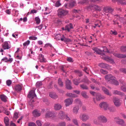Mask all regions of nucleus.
Instances as JSON below:
<instances>
[{"label": "nucleus", "instance_id": "nucleus-1", "mask_svg": "<svg viewBox=\"0 0 126 126\" xmlns=\"http://www.w3.org/2000/svg\"><path fill=\"white\" fill-rule=\"evenodd\" d=\"M58 15L60 17H63L65 16L68 13L67 10H64L63 9L59 8L57 11Z\"/></svg>", "mask_w": 126, "mask_h": 126}, {"label": "nucleus", "instance_id": "nucleus-2", "mask_svg": "<svg viewBox=\"0 0 126 126\" xmlns=\"http://www.w3.org/2000/svg\"><path fill=\"white\" fill-rule=\"evenodd\" d=\"M113 9L109 6L104 7L103 9V12L105 15L108 16L109 13H111L113 11ZM109 16H108V17Z\"/></svg>", "mask_w": 126, "mask_h": 126}, {"label": "nucleus", "instance_id": "nucleus-3", "mask_svg": "<svg viewBox=\"0 0 126 126\" xmlns=\"http://www.w3.org/2000/svg\"><path fill=\"white\" fill-rule=\"evenodd\" d=\"M79 118L83 121L85 122L89 119V117L87 114H83L80 115Z\"/></svg>", "mask_w": 126, "mask_h": 126}, {"label": "nucleus", "instance_id": "nucleus-4", "mask_svg": "<svg viewBox=\"0 0 126 126\" xmlns=\"http://www.w3.org/2000/svg\"><path fill=\"white\" fill-rule=\"evenodd\" d=\"M114 120L118 124L121 126H123L125 124L124 121L120 119L119 117H116L114 119Z\"/></svg>", "mask_w": 126, "mask_h": 126}, {"label": "nucleus", "instance_id": "nucleus-5", "mask_svg": "<svg viewBox=\"0 0 126 126\" xmlns=\"http://www.w3.org/2000/svg\"><path fill=\"white\" fill-rule=\"evenodd\" d=\"M66 88L70 90L72 89L73 88L72 87L71 83V81L68 79H67L65 82Z\"/></svg>", "mask_w": 126, "mask_h": 126}, {"label": "nucleus", "instance_id": "nucleus-6", "mask_svg": "<svg viewBox=\"0 0 126 126\" xmlns=\"http://www.w3.org/2000/svg\"><path fill=\"white\" fill-rule=\"evenodd\" d=\"M97 119L100 121L101 123H105L108 121L107 119L103 115L99 116L97 117Z\"/></svg>", "mask_w": 126, "mask_h": 126}, {"label": "nucleus", "instance_id": "nucleus-7", "mask_svg": "<svg viewBox=\"0 0 126 126\" xmlns=\"http://www.w3.org/2000/svg\"><path fill=\"white\" fill-rule=\"evenodd\" d=\"M113 101L115 105L117 107H119L121 104V102L119 99L118 98H114Z\"/></svg>", "mask_w": 126, "mask_h": 126}, {"label": "nucleus", "instance_id": "nucleus-8", "mask_svg": "<svg viewBox=\"0 0 126 126\" xmlns=\"http://www.w3.org/2000/svg\"><path fill=\"white\" fill-rule=\"evenodd\" d=\"M99 106L101 108H103L105 110H106L109 106V104L107 102H103L99 104Z\"/></svg>", "mask_w": 126, "mask_h": 126}, {"label": "nucleus", "instance_id": "nucleus-9", "mask_svg": "<svg viewBox=\"0 0 126 126\" xmlns=\"http://www.w3.org/2000/svg\"><path fill=\"white\" fill-rule=\"evenodd\" d=\"M113 78H115V77L111 74H108L106 75L105 76V78L106 81L109 82V83L111 81V80L113 79Z\"/></svg>", "mask_w": 126, "mask_h": 126}, {"label": "nucleus", "instance_id": "nucleus-10", "mask_svg": "<svg viewBox=\"0 0 126 126\" xmlns=\"http://www.w3.org/2000/svg\"><path fill=\"white\" fill-rule=\"evenodd\" d=\"M33 115L35 117H38L41 115V113L37 109L34 110L32 112Z\"/></svg>", "mask_w": 126, "mask_h": 126}, {"label": "nucleus", "instance_id": "nucleus-11", "mask_svg": "<svg viewBox=\"0 0 126 126\" xmlns=\"http://www.w3.org/2000/svg\"><path fill=\"white\" fill-rule=\"evenodd\" d=\"M36 96V95L34 91L33 90H32L30 92L27 96L29 98H33L34 97Z\"/></svg>", "mask_w": 126, "mask_h": 126}, {"label": "nucleus", "instance_id": "nucleus-12", "mask_svg": "<svg viewBox=\"0 0 126 126\" xmlns=\"http://www.w3.org/2000/svg\"><path fill=\"white\" fill-rule=\"evenodd\" d=\"M73 100L72 99L68 98L64 100V102L65 103V105L66 107L69 106L73 102Z\"/></svg>", "mask_w": 126, "mask_h": 126}, {"label": "nucleus", "instance_id": "nucleus-13", "mask_svg": "<svg viewBox=\"0 0 126 126\" xmlns=\"http://www.w3.org/2000/svg\"><path fill=\"white\" fill-rule=\"evenodd\" d=\"M65 115L63 111H61L58 113V116L60 119H65Z\"/></svg>", "mask_w": 126, "mask_h": 126}, {"label": "nucleus", "instance_id": "nucleus-14", "mask_svg": "<svg viewBox=\"0 0 126 126\" xmlns=\"http://www.w3.org/2000/svg\"><path fill=\"white\" fill-rule=\"evenodd\" d=\"M73 29V25L71 23H70L65 26V31H66L68 32H69L71 29Z\"/></svg>", "mask_w": 126, "mask_h": 126}, {"label": "nucleus", "instance_id": "nucleus-15", "mask_svg": "<svg viewBox=\"0 0 126 126\" xmlns=\"http://www.w3.org/2000/svg\"><path fill=\"white\" fill-rule=\"evenodd\" d=\"M2 46L4 49H8L10 48L9 46L8 43L7 42H4L2 45Z\"/></svg>", "mask_w": 126, "mask_h": 126}, {"label": "nucleus", "instance_id": "nucleus-16", "mask_svg": "<svg viewBox=\"0 0 126 126\" xmlns=\"http://www.w3.org/2000/svg\"><path fill=\"white\" fill-rule=\"evenodd\" d=\"M39 59L41 62H45L46 61V59L44 58V56L42 54L39 55Z\"/></svg>", "mask_w": 126, "mask_h": 126}, {"label": "nucleus", "instance_id": "nucleus-17", "mask_svg": "<svg viewBox=\"0 0 126 126\" xmlns=\"http://www.w3.org/2000/svg\"><path fill=\"white\" fill-rule=\"evenodd\" d=\"M99 66L101 67L108 69L109 68V66L107 64L103 63H102L99 64Z\"/></svg>", "mask_w": 126, "mask_h": 126}, {"label": "nucleus", "instance_id": "nucleus-18", "mask_svg": "<svg viewBox=\"0 0 126 126\" xmlns=\"http://www.w3.org/2000/svg\"><path fill=\"white\" fill-rule=\"evenodd\" d=\"M76 2L74 0H71L70 1L68 5L70 7H72L76 5Z\"/></svg>", "mask_w": 126, "mask_h": 126}, {"label": "nucleus", "instance_id": "nucleus-19", "mask_svg": "<svg viewBox=\"0 0 126 126\" xmlns=\"http://www.w3.org/2000/svg\"><path fill=\"white\" fill-rule=\"evenodd\" d=\"M22 90V87L21 85L17 84L15 87V90L17 92H20Z\"/></svg>", "mask_w": 126, "mask_h": 126}, {"label": "nucleus", "instance_id": "nucleus-20", "mask_svg": "<svg viewBox=\"0 0 126 126\" xmlns=\"http://www.w3.org/2000/svg\"><path fill=\"white\" fill-rule=\"evenodd\" d=\"M49 96L51 98L55 99L58 97V96L56 95L55 93L53 92H50L49 93Z\"/></svg>", "mask_w": 126, "mask_h": 126}, {"label": "nucleus", "instance_id": "nucleus-21", "mask_svg": "<svg viewBox=\"0 0 126 126\" xmlns=\"http://www.w3.org/2000/svg\"><path fill=\"white\" fill-rule=\"evenodd\" d=\"M73 81L74 84L76 85H78L79 83L81 82V81L80 80V79L79 78L78 79H74Z\"/></svg>", "mask_w": 126, "mask_h": 126}, {"label": "nucleus", "instance_id": "nucleus-22", "mask_svg": "<svg viewBox=\"0 0 126 126\" xmlns=\"http://www.w3.org/2000/svg\"><path fill=\"white\" fill-rule=\"evenodd\" d=\"M102 90L104 93L108 95L111 96V94L110 93L109 90L105 87H102Z\"/></svg>", "mask_w": 126, "mask_h": 126}, {"label": "nucleus", "instance_id": "nucleus-23", "mask_svg": "<svg viewBox=\"0 0 126 126\" xmlns=\"http://www.w3.org/2000/svg\"><path fill=\"white\" fill-rule=\"evenodd\" d=\"M114 55L118 58H126V55L124 54H119L115 53Z\"/></svg>", "mask_w": 126, "mask_h": 126}, {"label": "nucleus", "instance_id": "nucleus-24", "mask_svg": "<svg viewBox=\"0 0 126 126\" xmlns=\"http://www.w3.org/2000/svg\"><path fill=\"white\" fill-rule=\"evenodd\" d=\"M115 79V78H113V79L111 80L110 83L116 86H117L119 85V82L116 80Z\"/></svg>", "mask_w": 126, "mask_h": 126}, {"label": "nucleus", "instance_id": "nucleus-25", "mask_svg": "<svg viewBox=\"0 0 126 126\" xmlns=\"http://www.w3.org/2000/svg\"><path fill=\"white\" fill-rule=\"evenodd\" d=\"M92 49L98 54H100L102 52V50L97 48L93 47Z\"/></svg>", "mask_w": 126, "mask_h": 126}, {"label": "nucleus", "instance_id": "nucleus-26", "mask_svg": "<svg viewBox=\"0 0 126 126\" xmlns=\"http://www.w3.org/2000/svg\"><path fill=\"white\" fill-rule=\"evenodd\" d=\"M4 122L5 126L9 125V120L8 117H6L4 118Z\"/></svg>", "mask_w": 126, "mask_h": 126}, {"label": "nucleus", "instance_id": "nucleus-27", "mask_svg": "<svg viewBox=\"0 0 126 126\" xmlns=\"http://www.w3.org/2000/svg\"><path fill=\"white\" fill-rule=\"evenodd\" d=\"M62 108L61 106L59 104H56L54 106V109L56 110H60Z\"/></svg>", "mask_w": 126, "mask_h": 126}, {"label": "nucleus", "instance_id": "nucleus-28", "mask_svg": "<svg viewBox=\"0 0 126 126\" xmlns=\"http://www.w3.org/2000/svg\"><path fill=\"white\" fill-rule=\"evenodd\" d=\"M79 109L78 105H76L74 107L73 109V112L75 114H77L78 112Z\"/></svg>", "mask_w": 126, "mask_h": 126}, {"label": "nucleus", "instance_id": "nucleus-29", "mask_svg": "<svg viewBox=\"0 0 126 126\" xmlns=\"http://www.w3.org/2000/svg\"><path fill=\"white\" fill-rule=\"evenodd\" d=\"M94 123L96 125H99L101 126H102V125L100 121L97 119H95L94 120Z\"/></svg>", "mask_w": 126, "mask_h": 126}, {"label": "nucleus", "instance_id": "nucleus-30", "mask_svg": "<svg viewBox=\"0 0 126 126\" xmlns=\"http://www.w3.org/2000/svg\"><path fill=\"white\" fill-rule=\"evenodd\" d=\"M7 97L4 94H1L0 95V98L2 101L4 102L7 101Z\"/></svg>", "mask_w": 126, "mask_h": 126}, {"label": "nucleus", "instance_id": "nucleus-31", "mask_svg": "<svg viewBox=\"0 0 126 126\" xmlns=\"http://www.w3.org/2000/svg\"><path fill=\"white\" fill-rule=\"evenodd\" d=\"M54 114L50 111H48L47 112L46 115L45 117L46 118H48L53 116Z\"/></svg>", "mask_w": 126, "mask_h": 126}, {"label": "nucleus", "instance_id": "nucleus-32", "mask_svg": "<svg viewBox=\"0 0 126 126\" xmlns=\"http://www.w3.org/2000/svg\"><path fill=\"white\" fill-rule=\"evenodd\" d=\"M58 82L59 85L60 86L62 87L63 86V83L61 78H59L58 79Z\"/></svg>", "mask_w": 126, "mask_h": 126}, {"label": "nucleus", "instance_id": "nucleus-33", "mask_svg": "<svg viewBox=\"0 0 126 126\" xmlns=\"http://www.w3.org/2000/svg\"><path fill=\"white\" fill-rule=\"evenodd\" d=\"M105 59L107 61L109 62H110L113 63H114V61L111 58L108 57H106L105 58Z\"/></svg>", "mask_w": 126, "mask_h": 126}, {"label": "nucleus", "instance_id": "nucleus-34", "mask_svg": "<svg viewBox=\"0 0 126 126\" xmlns=\"http://www.w3.org/2000/svg\"><path fill=\"white\" fill-rule=\"evenodd\" d=\"M81 88L83 90H88V88L86 85L84 84H82L80 85Z\"/></svg>", "mask_w": 126, "mask_h": 126}, {"label": "nucleus", "instance_id": "nucleus-35", "mask_svg": "<svg viewBox=\"0 0 126 126\" xmlns=\"http://www.w3.org/2000/svg\"><path fill=\"white\" fill-rule=\"evenodd\" d=\"M62 36L63 37V38L61 39V41H64V42H69L71 41V40L70 39L65 37L63 35H62Z\"/></svg>", "mask_w": 126, "mask_h": 126}, {"label": "nucleus", "instance_id": "nucleus-36", "mask_svg": "<svg viewBox=\"0 0 126 126\" xmlns=\"http://www.w3.org/2000/svg\"><path fill=\"white\" fill-rule=\"evenodd\" d=\"M113 94H117L121 95H123V93L116 90H115L113 92Z\"/></svg>", "mask_w": 126, "mask_h": 126}, {"label": "nucleus", "instance_id": "nucleus-37", "mask_svg": "<svg viewBox=\"0 0 126 126\" xmlns=\"http://www.w3.org/2000/svg\"><path fill=\"white\" fill-rule=\"evenodd\" d=\"M63 37H62L61 35L60 34H58L56 35L55 37V39H56L57 40H61V39L63 38Z\"/></svg>", "mask_w": 126, "mask_h": 126}, {"label": "nucleus", "instance_id": "nucleus-38", "mask_svg": "<svg viewBox=\"0 0 126 126\" xmlns=\"http://www.w3.org/2000/svg\"><path fill=\"white\" fill-rule=\"evenodd\" d=\"M102 98L101 94L99 93H97L96 95V98L97 101L100 100Z\"/></svg>", "mask_w": 126, "mask_h": 126}, {"label": "nucleus", "instance_id": "nucleus-39", "mask_svg": "<svg viewBox=\"0 0 126 126\" xmlns=\"http://www.w3.org/2000/svg\"><path fill=\"white\" fill-rule=\"evenodd\" d=\"M108 109L111 112H115L116 110L115 108L114 107H111L108 108Z\"/></svg>", "mask_w": 126, "mask_h": 126}, {"label": "nucleus", "instance_id": "nucleus-40", "mask_svg": "<svg viewBox=\"0 0 126 126\" xmlns=\"http://www.w3.org/2000/svg\"><path fill=\"white\" fill-rule=\"evenodd\" d=\"M81 82H83L89 84L91 83V82L89 81L87 78H85L82 79L81 81Z\"/></svg>", "mask_w": 126, "mask_h": 126}, {"label": "nucleus", "instance_id": "nucleus-41", "mask_svg": "<svg viewBox=\"0 0 126 126\" xmlns=\"http://www.w3.org/2000/svg\"><path fill=\"white\" fill-rule=\"evenodd\" d=\"M81 94L82 96L85 98H88V96L86 94V93L85 92H82L81 93Z\"/></svg>", "mask_w": 126, "mask_h": 126}, {"label": "nucleus", "instance_id": "nucleus-42", "mask_svg": "<svg viewBox=\"0 0 126 126\" xmlns=\"http://www.w3.org/2000/svg\"><path fill=\"white\" fill-rule=\"evenodd\" d=\"M42 85V83L41 81L37 82L36 84V85L37 87H41Z\"/></svg>", "mask_w": 126, "mask_h": 126}, {"label": "nucleus", "instance_id": "nucleus-43", "mask_svg": "<svg viewBox=\"0 0 126 126\" xmlns=\"http://www.w3.org/2000/svg\"><path fill=\"white\" fill-rule=\"evenodd\" d=\"M74 103L77 104H79L80 105H81V103L80 101V100L79 99H76L74 100Z\"/></svg>", "mask_w": 126, "mask_h": 126}, {"label": "nucleus", "instance_id": "nucleus-44", "mask_svg": "<svg viewBox=\"0 0 126 126\" xmlns=\"http://www.w3.org/2000/svg\"><path fill=\"white\" fill-rule=\"evenodd\" d=\"M72 121L73 123L76 125L78 126V124L77 120L76 118H74L72 119Z\"/></svg>", "mask_w": 126, "mask_h": 126}, {"label": "nucleus", "instance_id": "nucleus-45", "mask_svg": "<svg viewBox=\"0 0 126 126\" xmlns=\"http://www.w3.org/2000/svg\"><path fill=\"white\" fill-rule=\"evenodd\" d=\"M88 2L87 0H82V1H79L78 3L83 4Z\"/></svg>", "mask_w": 126, "mask_h": 126}, {"label": "nucleus", "instance_id": "nucleus-46", "mask_svg": "<svg viewBox=\"0 0 126 126\" xmlns=\"http://www.w3.org/2000/svg\"><path fill=\"white\" fill-rule=\"evenodd\" d=\"M94 8L97 10L100 11L101 10V7L97 5H94Z\"/></svg>", "mask_w": 126, "mask_h": 126}, {"label": "nucleus", "instance_id": "nucleus-47", "mask_svg": "<svg viewBox=\"0 0 126 126\" xmlns=\"http://www.w3.org/2000/svg\"><path fill=\"white\" fill-rule=\"evenodd\" d=\"M35 20L36 23L37 24H39L40 22V20L38 17H36L35 18Z\"/></svg>", "mask_w": 126, "mask_h": 126}, {"label": "nucleus", "instance_id": "nucleus-48", "mask_svg": "<svg viewBox=\"0 0 126 126\" xmlns=\"http://www.w3.org/2000/svg\"><path fill=\"white\" fill-rule=\"evenodd\" d=\"M66 124L65 122H62L59 123L58 125V126H65Z\"/></svg>", "mask_w": 126, "mask_h": 126}, {"label": "nucleus", "instance_id": "nucleus-49", "mask_svg": "<svg viewBox=\"0 0 126 126\" xmlns=\"http://www.w3.org/2000/svg\"><path fill=\"white\" fill-rule=\"evenodd\" d=\"M12 83V81L10 80H7L6 81V84L8 86H10Z\"/></svg>", "mask_w": 126, "mask_h": 126}, {"label": "nucleus", "instance_id": "nucleus-50", "mask_svg": "<svg viewBox=\"0 0 126 126\" xmlns=\"http://www.w3.org/2000/svg\"><path fill=\"white\" fill-rule=\"evenodd\" d=\"M100 71L102 73L104 74H106L108 73V72L107 71L103 69H101L100 70Z\"/></svg>", "mask_w": 126, "mask_h": 126}, {"label": "nucleus", "instance_id": "nucleus-51", "mask_svg": "<svg viewBox=\"0 0 126 126\" xmlns=\"http://www.w3.org/2000/svg\"><path fill=\"white\" fill-rule=\"evenodd\" d=\"M121 89L123 91L126 92V87L125 86L121 85Z\"/></svg>", "mask_w": 126, "mask_h": 126}, {"label": "nucleus", "instance_id": "nucleus-52", "mask_svg": "<svg viewBox=\"0 0 126 126\" xmlns=\"http://www.w3.org/2000/svg\"><path fill=\"white\" fill-rule=\"evenodd\" d=\"M31 98V99L29 102V104L30 105L32 106V105L33 103L34 102V101L33 99V98Z\"/></svg>", "mask_w": 126, "mask_h": 126}, {"label": "nucleus", "instance_id": "nucleus-53", "mask_svg": "<svg viewBox=\"0 0 126 126\" xmlns=\"http://www.w3.org/2000/svg\"><path fill=\"white\" fill-rule=\"evenodd\" d=\"M85 53L86 54V55L89 56H91L93 55V53H92L89 52L88 51L85 52Z\"/></svg>", "mask_w": 126, "mask_h": 126}, {"label": "nucleus", "instance_id": "nucleus-54", "mask_svg": "<svg viewBox=\"0 0 126 126\" xmlns=\"http://www.w3.org/2000/svg\"><path fill=\"white\" fill-rule=\"evenodd\" d=\"M121 50L122 51H126V46H122L121 48Z\"/></svg>", "mask_w": 126, "mask_h": 126}, {"label": "nucleus", "instance_id": "nucleus-55", "mask_svg": "<svg viewBox=\"0 0 126 126\" xmlns=\"http://www.w3.org/2000/svg\"><path fill=\"white\" fill-rule=\"evenodd\" d=\"M36 123L38 126H41L42 124L41 121L40 120H38L36 121Z\"/></svg>", "mask_w": 126, "mask_h": 126}, {"label": "nucleus", "instance_id": "nucleus-56", "mask_svg": "<svg viewBox=\"0 0 126 126\" xmlns=\"http://www.w3.org/2000/svg\"><path fill=\"white\" fill-rule=\"evenodd\" d=\"M91 125L89 123H83L81 124V126H91Z\"/></svg>", "mask_w": 126, "mask_h": 126}, {"label": "nucleus", "instance_id": "nucleus-57", "mask_svg": "<svg viewBox=\"0 0 126 126\" xmlns=\"http://www.w3.org/2000/svg\"><path fill=\"white\" fill-rule=\"evenodd\" d=\"M110 33L111 34L116 35L117 34V33L116 31L114 30V31H112L111 30L110 31Z\"/></svg>", "mask_w": 126, "mask_h": 126}, {"label": "nucleus", "instance_id": "nucleus-58", "mask_svg": "<svg viewBox=\"0 0 126 126\" xmlns=\"http://www.w3.org/2000/svg\"><path fill=\"white\" fill-rule=\"evenodd\" d=\"M29 38L30 40H36L37 39V38L35 36H30Z\"/></svg>", "mask_w": 126, "mask_h": 126}, {"label": "nucleus", "instance_id": "nucleus-59", "mask_svg": "<svg viewBox=\"0 0 126 126\" xmlns=\"http://www.w3.org/2000/svg\"><path fill=\"white\" fill-rule=\"evenodd\" d=\"M90 1L92 2L97 3H99L102 1L101 0H90Z\"/></svg>", "mask_w": 126, "mask_h": 126}, {"label": "nucleus", "instance_id": "nucleus-60", "mask_svg": "<svg viewBox=\"0 0 126 126\" xmlns=\"http://www.w3.org/2000/svg\"><path fill=\"white\" fill-rule=\"evenodd\" d=\"M30 43V41L29 40H28L27 41L24 43L23 45L25 47L27 45L29 44Z\"/></svg>", "mask_w": 126, "mask_h": 126}, {"label": "nucleus", "instance_id": "nucleus-61", "mask_svg": "<svg viewBox=\"0 0 126 126\" xmlns=\"http://www.w3.org/2000/svg\"><path fill=\"white\" fill-rule=\"evenodd\" d=\"M29 126H37L36 124L33 122H30L29 123Z\"/></svg>", "mask_w": 126, "mask_h": 126}, {"label": "nucleus", "instance_id": "nucleus-62", "mask_svg": "<svg viewBox=\"0 0 126 126\" xmlns=\"http://www.w3.org/2000/svg\"><path fill=\"white\" fill-rule=\"evenodd\" d=\"M61 4L60 3V2L59 1H57L55 4V6L56 7H58L61 5Z\"/></svg>", "mask_w": 126, "mask_h": 126}, {"label": "nucleus", "instance_id": "nucleus-63", "mask_svg": "<svg viewBox=\"0 0 126 126\" xmlns=\"http://www.w3.org/2000/svg\"><path fill=\"white\" fill-rule=\"evenodd\" d=\"M67 60L69 62H73L72 59L71 57H68L67 59Z\"/></svg>", "mask_w": 126, "mask_h": 126}, {"label": "nucleus", "instance_id": "nucleus-64", "mask_svg": "<svg viewBox=\"0 0 126 126\" xmlns=\"http://www.w3.org/2000/svg\"><path fill=\"white\" fill-rule=\"evenodd\" d=\"M120 70L122 72L126 74V69L122 68Z\"/></svg>", "mask_w": 126, "mask_h": 126}]
</instances>
